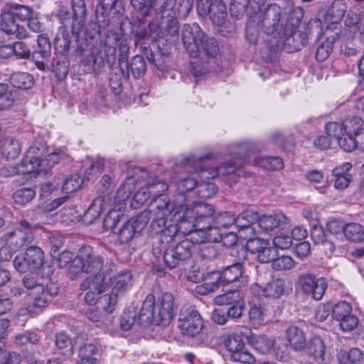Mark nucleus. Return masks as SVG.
I'll return each instance as SVG.
<instances>
[{
	"label": "nucleus",
	"instance_id": "obj_3",
	"mask_svg": "<svg viewBox=\"0 0 364 364\" xmlns=\"http://www.w3.org/2000/svg\"><path fill=\"white\" fill-rule=\"evenodd\" d=\"M156 203V208L150 210L153 217L151 227L155 233H161L162 243L171 242L178 234L186 235L193 230V225L186 223L176 200L159 199Z\"/></svg>",
	"mask_w": 364,
	"mask_h": 364
},
{
	"label": "nucleus",
	"instance_id": "obj_50",
	"mask_svg": "<svg viewBox=\"0 0 364 364\" xmlns=\"http://www.w3.org/2000/svg\"><path fill=\"white\" fill-rule=\"evenodd\" d=\"M311 237L315 244H325L329 246V250L331 253H335L336 246L331 242L327 241L322 227L314 226L311 231Z\"/></svg>",
	"mask_w": 364,
	"mask_h": 364
},
{
	"label": "nucleus",
	"instance_id": "obj_49",
	"mask_svg": "<svg viewBox=\"0 0 364 364\" xmlns=\"http://www.w3.org/2000/svg\"><path fill=\"white\" fill-rule=\"evenodd\" d=\"M296 262L287 255L277 256L272 262V267L276 271H286L292 269Z\"/></svg>",
	"mask_w": 364,
	"mask_h": 364
},
{
	"label": "nucleus",
	"instance_id": "obj_6",
	"mask_svg": "<svg viewBox=\"0 0 364 364\" xmlns=\"http://www.w3.org/2000/svg\"><path fill=\"white\" fill-rule=\"evenodd\" d=\"M151 211L144 210L136 217L121 224L119 215L110 212L104 220V226L111 229L114 234L118 236L122 243L130 241L136 234L140 233L146 226L151 219Z\"/></svg>",
	"mask_w": 364,
	"mask_h": 364
},
{
	"label": "nucleus",
	"instance_id": "obj_19",
	"mask_svg": "<svg viewBox=\"0 0 364 364\" xmlns=\"http://www.w3.org/2000/svg\"><path fill=\"white\" fill-rule=\"evenodd\" d=\"M297 287L304 294L318 301L326 291L327 282L323 278L316 279L313 274L305 273L299 276Z\"/></svg>",
	"mask_w": 364,
	"mask_h": 364
},
{
	"label": "nucleus",
	"instance_id": "obj_22",
	"mask_svg": "<svg viewBox=\"0 0 364 364\" xmlns=\"http://www.w3.org/2000/svg\"><path fill=\"white\" fill-rule=\"evenodd\" d=\"M257 220L258 213L251 209L246 210L235 217L234 225L238 228L240 237L247 241L249 238H252L255 231L253 225Z\"/></svg>",
	"mask_w": 364,
	"mask_h": 364
},
{
	"label": "nucleus",
	"instance_id": "obj_10",
	"mask_svg": "<svg viewBox=\"0 0 364 364\" xmlns=\"http://www.w3.org/2000/svg\"><path fill=\"white\" fill-rule=\"evenodd\" d=\"M110 264L114 262L105 261L103 257L93 253L90 246H85L73 259L71 265L69 266V270L73 274L80 272L91 273L93 276L88 278L102 279L105 276V268Z\"/></svg>",
	"mask_w": 364,
	"mask_h": 364
},
{
	"label": "nucleus",
	"instance_id": "obj_61",
	"mask_svg": "<svg viewBox=\"0 0 364 364\" xmlns=\"http://www.w3.org/2000/svg\"><path fill=\"white\" fill-rule=\"evenodd\" d=\"M15 338L16 342L19 345H26L28 343L36 344L40 341L41 336L34 331H26L16 335Z\"/></svg>",
	"mask_w": 364,
	"mask_h": 364
},
{
	"label": "nucleus",
	"instance_id": "obj_51",
	"mask_svg": "<svg viewBox=\"0 0 364 364\" xmlns=\"http://www.w3.org/2000/svg\"><path fill=\"white\" fill-rule=\"evenodd\" d=\"M82 182L83 180L80 175H71L64 181L62 190L65 194L72 193L81 187Z\"/></svg>",
	"mask_w": 364,
	"mask_h": 364
},
{
	"label": "nucleus",
	"instance_id": "obj_54",
	"mask_svg": "<svg viewBox=\"0 0 364 364\" xmlns=\"http://www.w3.org/2000/svg\"><path fill=\"white\" fill-rule=\"evenodd\" d=\"M344 132L353 134L355 132L362 129L363 120L360 117L352 116L342 121Z\"/></svg>",
	"mask_w": 364,
	"mask_h": 364
},
{
	"label": "nucleus",
	"instance_id": "obj_26",
	"mask_svg": "<svg viewBox=\"0 0 364 364\" xmlns=\"http://www.w3.org/2000/svg\"><path fill=\"white\" fill-rule=\"evenodd\" d=\"M306 352L313 359L314 364H326L325 346L319 337L311 338L307 346Z\"/></svg>",
	"mask_w": 364,
	"mask_h": 364
},
{
	"label": "nucleus",
	"instance_id": "obj_25",
	"mask_svg": "<svg viewBox=\"0 0 364 364\" xmlns=\"http://www.w3.org/2000/svg\"><path fill=\"white\" fill-rule=\"evenodd\" d=\"M258 226L264 231H271L276 228L284 229L289 224V218L282 213L272 215H258Z\"/></svg>",
	"mask_w": 364,
	"mask_h": 364
},
{
	"label": "nucleus",
	"instance_id": "obj_57",
	"mask_svg": "<svg viewBox=\"0 0 364 364\" xmlns=\"http://www.w3.org/2000/svg\"><path fill=\"white\" fill-rule=\"evenodd\" d=\"M333 40L334 38L329 41L328 38L326 41H322L321 44L318 46L315 54V58L318 61L322 62L329 56L330 53L332 52Z\"/></svg>",
	"mask_w": 364,
	"mask_h": 364
},
{
	"label": "nucleus",
	"instance_id": "obj_8",
	"mask_svg": "<svg viewBox=\"0 0 364 364\" xmlns=\"http://www.w3.org/2000/svg\"><path fill=\"white\" fill-rule=\"evenodd\" d=\"M39 145L41 148L36 145L30 146L20 164L11 167V170H8L7 173L4 170H2V173L8 176L38 173L53 167L59 161L60 155L55 152L50 153L45 159H42L45 148L43 145Z\"/></svg>",
	"mask_w": 364,
	"mask_h": 364
},
{
	"label": "nucleus",
	"instance_id": "obj_14",
	"mask_svg": "<svg viewBox=\"0 0 364 364\" xmlns=\"http://www.w3.org/2000/svg\"><path fill=\"white\" fill-rule=\"evenodd\" d=\"M281 16L282 8L276 4H272L267 7L258 22L264 33L267 36H272L276 42L281 38L282 35H284L285 28Z\"/></svg>",
	"mask_w": 364,
	"mask_h": 364
},
{
	"label": "nucleus",
	"instance_id": "obj_2",
	"mask_svg": "<svg viewBox=\"0 0 364 364\" xmlns=\"http://www.w3.org/2000/svg\"><path fill=\"white\" fill-rule=\"evenodd\" d=\"M153 6L156 13V17L146 26L142 21H134L132 34L135 43L145 44L146 41L154 42L159 38L168 41V36H176L178 34V21L173 11V0H159Z\"/></svg>",
	"mask_w": 364,
	"mask_h": 364
},
{
	"label": "nucleus",
	"instance_id": "obj_63",
	"mask_svg": "<svg viewBox=\"0 0 364 364\" xmlns=\"http://www.w3.org/2000/svg\"><path fill=\"white\" fill-rule=\"evenodd\" d=\"M119 297L121 296L114 295L112 292L111 294H107L100 296L99 298V303L102 306L105 311L112 313Z\"/></svg>",
	"mask_w": 364,
	"mask_h": 364
},
{
	"label": "nucleus",
	"instance_id": "obj_7",
	"mask_svg": "<svg viewBox=\"0 0 364 364\" xmlns=\"http://www.w3.org/2000/svg\"><path fill=\"white\" fill-rule=\"evenodd\" d=\"M299 19L287 21L284 35L276 42L277 46L282 45L287 53H294L301 49L308 42L309 36L316 33L318 36L321 32V21L318 18L311 19L305 31H296Z\"/></svg>",
	"mask_w": 364,
	"mask_h": 364
},
{
	"label": "nucleus",
	"instance_id": "obj_35",
	"mask_svg": "<svg viewBox=\"0 0 364 364\" xmlns=\"http://www.w3.org/2000/svg\"><path fill=\"white\" fill-rule=\"evenodd\" d=\"M287 339L289 346L295 350L303 349L306 344L303 331L296 326H291L287 329Z\"/></svg>",
	"mask_w": 364,
	"mask_h": 364
},
{
	"label": "nucleus",
	"instance_id": "obj_42",
	"mask_svg": "<svg viewBox=\"0 0 364 364\" xmlns=\"http://www.w3.org/2000/svg\"><path fill=\"white\" fill-rule=\"evenodd\" d=\"M344 235L350 241L362 242L364 240V228L355 223L346 224Z\"/></svg>",
	"mask_w": 364,
	"mask_h": 364
},
{
	"label": "nucleus",
	"instance_id": "obj_12",
	"mask_svg": "<svg viewBox=\"0 0 364 364\" xmlns=\"http://www.w3.org/2000/svg\"><path fill=\"white\" fill-rule=\"evenodd\" d=\"M132 28H134L133 22L126 18L120 23L119 33L114 30H108L107 31L105 39L102 42V46L103 53L107 56V63L109 65H112L115 62L117 46L119 49L129 46L125 36L128 30L132 33Z\"/></svg>",
	"mask_w": 364,
	"mask_h": 364
},
{
	"label": "nucleus",
	"instance_id": "obj_27",
	"mask_svg": "<svg viewBox=\"0 0 364 364\" xmlns=\"http://www.w3.org/2000/svg\"><path fill=\"white\" fill-rule=\"evenodd\" d=\"M57 294L58 290L56 288H54L53 291L51 288L48 289V287L45 289L44 286H38L34 293H30V295L33 299V307L39 309L46 307Z\"/></svg>",
	"mask_w": 364,
	"mask_h": 364
},
{
	"label": "nucleus",
	"instance_id": "obj_48",
	"mask_svg": "<svg viewBox=\"0 0 364 364\" xmlns=\"http://www.w3.org/2000/svg\"><path fill=\"white\" fill-rule=\"evenodd\" d=\"M352 307L350 303L347 301H340L332 305V317L337 321L347 317L351 314Z\"/></svg>",
	"mask_w": 364,
	"mask_h": 364
},
{
	"label": "nucleus",
	"instance_id": "obj_23",
	"mask_svg": "<svg viewBox=\"0 0 364 364\" xmlns=\"http://www.w3.org/2000/svg\"><path fill=\"white\" fill-rule=\"evenodd\" d=\"M15 18L9 10L2 12L0 16L1 30L6 35L14 36L18 40L29 38V33L25 26L16 23Z\"/></svg>",
	"mask_w": 364,
	"mask_h": 364
},
{
	"label": "nucleus",
	"instance_id": "obj_44",
	"mask_svg": "<svg viewBox=\"0 0 364 364\" xmlns=\"http://www.w3.org/2000/svg\"><path fill=\"white\" fill-rule=\"evenodd\" d=\"M243 300L241 293L237 290L229 291L225 294L217 296L214 299L216 304L222 305H233Z\"/></svg>",
	"mask_w": 364,
	"mask_h": 364
},
{
	"label": "nucleus",
	"instance_id": "obj_58",
	"mask_svg": "<svg viewBox=\"0 0 364 364\" xmlns=\"http://www.w3.org/2000/svg\"><path fill=\"white\" fill-rule=\"evenodd\" d=\"M206 235L204 237L208 242H219L223 240V233L220 232V227L210 223V225L204 227Z\"/></svg>",
	"mask_w": 364,
	"mask_h": 364
},
{
	"label": "nucleus",
	"instance_id": "obj_28",
	"mask_svg": "<svg viewBox=\"0 0 364 364\" xmlns=\"http://www.w3.org/2000/svg\"><path fill=\"white\" fill-rule=\"evenodd\" d=\"M72 37H75V36H73V34L70 36L65 26H60L53 43L55 50L61 55L68 53L70 49Z\"/></svg>",
	"mask_w": 364,
	"mask_h": 364
},
{
	"label": "nucleus",
	"instance_id": "obj_33",
	"mask_svg": "<svg viewBox=\"0 0 364 364\" xmlns=\"http://www.w3.org/2000/svg\"><path fill=\"white\" fill-rule=\"evenodd\" d=\"M146 185L147 186L154 198L151 201L152 206H154L153 209L156 208V200L164 198L170 199L168 197L159 198L160 196L163 195L165 191H167L168 186L165 181L160 180L158 177L150 178Z\"/></svg>",
	"mask_w": 364,
	"mask_h": 364
},
{
	"label": "nucleus",
	"instance_id": "obj_13",
	"mask_svg": "<svg viewBox=\"0 0 364 364\" xmlns=\"http://www.w3.org/2000/svg\"><path fill=\"white\" fill-rule=\"evenodd\" d=\"M44 253L41 248L35 246L28 247L24 253L16 255L14 259L15 269L20 272H34L41 267L48 269L47 276L53 274V270L48 266H43Z\"/></svg>",
	"mask_w": 364,
	"mask_h": 364
},
{
	"label": "nucleus",
	"instance_id": "obj_18",
	"mask_svg": "<svg viewBox=\"0 0 364 364\" xmlns=\"http://www.w3.org/2000/svg\"><path fill=\"white\" fill-rule=\"evenodd\" d=\"M224 346L230 353L231 360L246 364H252L255 362V357L245 348L243 339L240 334L229 335L224 341Z\"/></svg>",
	"mask_w": 364,
	"mask_h": 364
},
{
	"label": "nucleus",
	"instance_id": "obj_59",
	"mask_svg": "<svg viewBox=\"0 0 364 364\" xmlns=\"http://www.w3.org/2000/svg\"><path fill=\"white\" fill-rule=\"evenodd\" d=\"M249 318L250 323L255 328H257L265 323L264 314L261 308L258 306H254L250 308L249 311Z\"/></svg>",
	"mask_w": 364,
	"mask_h": 364
},
{
	"label": "nucleus",
	"instance_id": "obj_46",
	"mask_svg": "<svg viewBox=\"0 0 364 364\" xmlns=\"http://www.w3.org/2000/svg\"><path fill=\"white\" fill-rule=\"evenodd\" d=\"M272 353L274 356L281 361H286L290 355V350L285 341L280 338H275Z\"/></svg>",
	"mask_w": 364,
	"mask_h": 364
},
{
	"label": "nucleus",
	"instance_id": "obj_52",
	"mask_svg": "<svg viewBox=\"0 0 364 364\" xmlns=\"http://www.w3.org/2000/svg\"><path fill=\"white\" fill-rule=\"evenodd\" d=\"M235 216L231 212L219 213L214 215L213 224L218 225L220 228H227L234 225Z\"/></svg>",
	"mask_w": 364,
	"mask_h": 364
},
{
	"label": "nucleus",
	"instance_id": "obj_31",
	"mask_svg": "<svg viewBox=\"0 0 364 364\" xmlns=\"http://www.w3.org/2000/svg\"><path fill=\"white\" fill-rule=\"evenodd\" d=\"M31 237L26 230L17 228L10 232L7 237V245L10 249L17 251L31 242Z\"/></svg>",
	"mask_w": 364,
	"mask_h": 364
},
{
	"label": "nucleus",
	"instance_id": "obj_43",
	"mask_svg": "<svg viewBox=\"0 0 364 364\" xmlns=\"http://www.w3.org/2000/svg\"><path fill=\"white\" fill-rule=\"evenodd\" d=\"M338 360L340 364H363V354L359 348H354L341 354Z\"/></svg>",
	"mask_w": 364,
	"mask_h": 364
},
{
	"label": "nucleus",
	"instance_id": "obj_41",
	"mask_svg": "<svg viewBox=\"0 0 364 364\" xmlns=\"http://www.w3.org/2000/svg\"><path fill=\"white\" fill-rule=\"evenodd\" d=\"M105 203V196L97 197L85 213V219L89 220V222H92L94 220L97 219L103 211Z\"/></svg>",
	"mask_w": 364,
	"mask_h": 364
},
{
	"label": "nucleus",
	"instance_id": "obj_39",
	"mask_svg": "<svg viewBox=\"0 0 364 364\" xmlns=\"http://www.w3.org/2000/svg\"><path fill=\"white\" fill-rule=\"evenodd\" d=\"M253 164L267 170H278L283 167L284 163L278 156H257Z\"/></svg>",
	"mask_w": 364,
	"mask_h": 364
},
{
	"label": "nucleus",
	"instance_id": "obj_55",
	"mask_svg": "<svg viewBox=\"0 0 364 364\" xmlns=\"http://www.w3.org/2000/svg\"><path fill=\"white\" fill-rule=\"evenodd\" d=\"M326 134L334 142H336L341 136L344 135V129L342 122H330L326 124Z\"/></svg>",
	"mask_w": 364,
	"mask_h": 364
},
{
	"label": "nucleus",
	"instance_id": "obj_24",
	"mask_svg": "<svg viewBox=\"0 0 364 364\" xmlns=\"http://www.w3.org/2000/svg\"><path fill=\"white\" fill-rule=\"evenodd\" d=\"M100 277L86 278L82 282L80 287L82 291H86L85 300L89 305L99 301V295L106 290V282H103Z\"/></svg>",
	"mask_w": 364,
	"mask_h": 364
},
{
	"label": "nucleus",
	"instance_id": "obj_21",
	"mask_svg": "<svg viewBox=\"0 0 364 364\" xmlns=\"http://www.w3.org/2000/svg\"><path fill=\"white\" fill-rule=\"evenodd\" d=\"M245 249L251 254L255 255L260 263L272 262L277 256V250L271 247L269 242L257 237L249 238L246 242Z\"/></svg>",
	"mask_w": 364,
	"mask_h": 364
},
{
	"label": "nucleus",
	"instance_id": "obj_32",
	"mask_svg": "<svg viewBox=\"0 0 364 364\" xmlns=\"http://www.w3.org/2000/svg\"><path fill=\"white\" fill-rule=\"evenodd\" d=\"M274 339L265 335L253 334L249 338V343L259 353L269 354L272 353Z\"/></svg>",
	"mask_w": 364,
	"mask_h": 364
},
{
	"label": "nucleus",
	"instance_id": "obj_15",
	"mask_svg": "<svg viewBox=\"0 0 364 364\" xmlns=\"http://www.w3.org/2000/svg\"><path fill=\"white\" fill-rule=\"evenodd\" d=\"M165 264L171 269L183 267L191 259L193 243L189 240H183L175 246L162 247Z\"/></svg>",
	"mask_w": 364,
	"mask_h": 364
},
{
	"label": "nucleus",
	"instance_id": "obj_40",
	"mask_svg": "<svg viewBox=\"0 0 364 364\" xmlns=\"http://www.w3.org/2000/svg\"><path fill=\"white\" fill-rule=\"evenodd\" d=\"M55 343L63 355L70 357L73 354L72 341L67 333L64 332L56 333Z\"/></svg>",
	"mask_w": 364,
	"mask_h": 364
},
{
	"label": "nucleus",
	"instance_id": "obj_16",
	"mask_svg": "<svg viewBox=\"0 0 364 364\" xmlns=\"http://www.w3.org/2000/svg\"><path fill=\"white\" fill-rule=\"evenodd\" d=\"M132 276L129 271L125 269H120L115 264H110L105 268V276L101 279L106 282V289L112 286V294L116 296H122L127 291Z\"/></svg>",
	"mask_w": 364,
	"mask_h": 364
},
{
	"label": "nucleus",
	"instance_id": "obj_9",
	"mask_svg": "<svg viewBox=\"0 0 364 364\" xmlns=\"http://www.w3.org/2000/svg\"><path fill=\"white\" fill-rule=\"evenodd\" d=\"M240 282L245 284L247 282L243 275V267L240 262L229 265L220 271L208 272L201 284H197L195 291L200 295L209 294L218 289L223 282Z\"/></svg>",
	"mask_w": 364,
	"mask_h": 364
},
{
	"label": "nucleus",
	"instance_id": "obj_56",
	"mask_svg": "<svg viewBox=\"0 0 364 364\" xmlns=\"http://www.w3.org/2000/svg\"><path fill=\"white\" fill-rule=\"evenodd\" d=\"M73 12V22L83 21L85 18L87 10L84 0H71Z\"/></svg>",
	"mask_w": 364,
	"mask_h": 364
},
{
	"label": "nucleus",
	"instance_id": "obj_60",
	"mask_svg": "<svg viewBox=\"0 0 364 364\" xmlns=\"http://www.w3.org/2000/svg\"><path fill=\"white\" fill-rule=\"evenodd\" d=\"M14 54L19 59H28L31 56V50L27 45L21 41L14 42L11 46Z\"/></svg>",
	"mask_w": 364,
	"mask_h": 364
},
{
	"label": "nucleus",
	"instance_id": "obj_45",
	"mask_svg": "<svg viewBox=\"0 0 364 364\" xmlns=\"http://www.w3.org/2000/svg\"><path fill=\"white\" fill-rule=\"evenodd\" d=\"M9 10L21 21H26L35 11L32 7L19 4L11 5Z\"/></svg>",
	"mask_w": 364,
	"mask_h": 364
},
{
	"label": "nucleus",
	"instance_id": "obj_36",
	"mask_svg": "<svg viewBox=\"0 0 364 364\" xmlns=\"http://www.w3.org/2000/svg\"><path fill=\"white\" fill-rule=\"evenodd\" d=\"M10 82L16 88L28 90L33 87L34 79L33 77L28 73L17 72L11 75Z\"/></svg>",
	"mask_w": 364,
	"mask_h": 364
},
{
	"label": "nucleus",
	"instance_id": "obj_20",
	"mask_svg": "<svg viewBox=\"0 0 364 364\" xmlns=\"http://www.w3.org/2000/svg\"><path fill=\"white\" fill-rule=\"evenodd\" d=\"M82 22L80 21L72 24L73 36H75L77 48L82 50L91 45L100 33V26L96 22H90L85 30H82Z\"/></svg>",
	"mask_w": 364,
	"mask_h": 364
},
{
	"label": "nucleus",
	"instance_id": "obj_64",
	"mask_svg": "<svg viewBox=\"0 0 364 364\" xmlns=\"http://www.w3.org/2000/svg\"><path fill=\"white\" fill-rule=\"evenodd\" d=\"M353 136L351 134L344 132V135L341 136L335 144H338L339 146L345 151L350 152L356 149V145L354 144Z\"/></svg>",
	"mask_w": 364,
	"mask_h": 364
},
{
	"label": "nucleus",
	"instance_id": "obj_30",
	"mask_svg": "<svg viewBox=\"0 0 364 364\" xmlns=\"http://www.w3.org/2000/svg\"><path fill=\"white\" fill-rule=\"evenodd\" d=\"M124 69L127 70L128 75L132 74L135 79H138L146 74V64L142 56L136 55L124 64Z\"/></svg>",
	"mask_w": 364,
	"mask_h": 364
},
{
	"label": "nucleus",
	"instance_id": "obj_37",
	"mask_svg": "<svg viewBox=\"0 0 364 364\" xmlns=\"http://www.w3.org/2000/svg\"><path fill=\"white\" fill-rule=\"evenodd\" d=\"M2 154L9 159H15L21 153V146L18 141L13 137H5L1 142Z\"/></svg>",
	"mask_w": 364,
	"mask_h": 364
},
{
	"label": "nucleus",
	"instance_id": "obj_53",
	"mask_svg": "<svg viewBox=\"0 0 364 364\" xmlns=\"http://www.w3.org/2000/svg\"><path fill=\"white\" fill-rule=\"evenodd\" d=\"M51 53V44L49 38L46 36L40 35L37 39V48L36 50L33 53V55L36 54H40L43 58H46L50 56Z\"/></svg>",
	"mask_w": 364,
	"mask_h": 364
},
{
	"label": "nucleus",
	"instance_id": "obj_62",
	"mask_svg": "<svg viewBox=\"0 0 364 364\" xmlns=\"http://www.w3.org/2000/svg\"><path fill=\"white\" fill-rule=\"evenodd\" d=\"M11 93L8 92V85L0 84V110L9 108L14 102Z\"/></svg>",
	"mask_w": 364,
	"mask_h": 364
},
{
	"label": "nucleus",
	"instance_id": "obj_11",
	"mask_svg": "<svg viewBox=\"0 0 364 364\" xmlns=\"http://www.w3.org/2000/svg\"><path fill=\"white\" fill-rule=\"evenodd\" d=\"M176 200L177 205L180 210L184 213L186 223L193 225V229L204 228L213 223L215 215V208L212 204L202 202H195L188 205L184 204L185 198L181 196Z\"/></svg>",
	"mask_w": 364,
	"mask_h": 364
},
{
	"label": "nucleus",
	"instance_id": "obj_4",
	"mask_svg": "<svg viewBox=\"0 0 364 364\" xmlns=\"http://www.w3.org/2000/svg\"><path fill=\"white\" fill-rule=\"evenodd\" d=\"M250 151V145L247 143H241L231 146L230 154L234 156V159L218 168H204L202 162L204 159H210L209 155L203 156H196L190 155L183 159L181 162V165L187 171L193 167L196 171H200L203 174L202 178L206 179L214 178L218 176H226L233 173L238 168L242 166L247 163L246 157Z\"/></svg>",
	"mask_w": 364,
	"mask_h": 364
},
{
	"label": "nucleus",
	"instance_id": "obj_29",
	"mask_svg": "<svg viewBox=\"0 0 364 364\" xmlns=\"http://www.w3.org/2000/svg\"><path fill=\"white\" fill-rule=\"evenodd\" d=\"M209 17L213 24L220 26L227 16L226 6L223 0H214L208 7Z\"/></svg>",
	"mask_w": 364,
	"mask_h": 364
},
{
	"label": "nucleus",
	"instance_id": "obj_38",
	"mask_svg": "<svg viewBox=\"0 0 364 364\" xmlns=\"http://www.w3.org/2000/svg\"><path fill=\"white\" fill-rule=\"evenodd\" d=\"M97 350V347L92 343H84L79 349L78 364H95L97 359L94 355Z\"/></svg>",
	"mask_w": 364,
	"mask_h": 364
},
{
	"label": "nucleus",
	"instance_id": "obj_5",
	"mask_svg": "<svg viewBox=\"0 0 364 364\" xmlns=\"http://www.w3.org/2000/svg\"><path fill=\"white\" fill-rule=\"evenodd\" d=\"M173 316V296L169 292L162 293L156 302L153 294L146 296L139 314V323L146 327L150 325H167Z\"/></svg>",
	"mask_w": 364,
	"mask_h": 364
},
{
	"label": "nucleus",
	"instance_id": "obj_17",
	"mask_svg": "<svg viewBox=\"0 0 364 364\" xmlns=\"http://www.w3.org/2000/svg\"><path fill=\"white\" fill-rule=\"evenodd\" d=\"M178 327L183 335L194 337L201 333L203 321L200 314L191 309H182L178 316Z\"/></svg>",
	"mask_w": 364,
	"mask_h": 364
},
{
	"label": "nucleus",
	"instance_id": "obj_47",
	"mask_svg": "<svg viewBox=\"0 0 364 364\" xmlns=\"http://www.w3.org/2000/svg\"><path fill=\"white\" fill-rule=\"evenodd\" d=\"M36 196V191L31 188H22L16 190L12 196L14 202L20 205H26Z\"/></svg>",
	"mask_w": 364,
	"mask_h": 364
},
{
	"label": "nucleus",
	"instance_id": "obj_1",
	"mask_svg": "<svg viewBox=\"0 0 364 364\" xmlns=\"http://www.w3.org/2000/svg\"><path fill=\"white\" fill-rule=\"evenodd\" d=\"M182 41L189 55L193 58H199L201 64L200 66L196 61L191 63L193 75L200 76L210 71H221V68L216 63L220 53L218 41L206 34L197 23L183 26Z\"/></svg>",
	"mask_w": 364,
	"mask_h": 364
},
{
	"label": "nucleus",
	"instance_id": "obj_34",
	"mask_svg": "<svg viewBox=\"0 0 364 364\" xmlns=\"http://www.w3.org/2000/svg\"><path fill=\"white\" fill-rule=\"evenodd\" d=\"M287 283L284 279H272L264 286L265 297L279 299L287 291Z\"/></svg>",
	"mask_w": 364,
	"mask_h": 364
}]
</instances>
